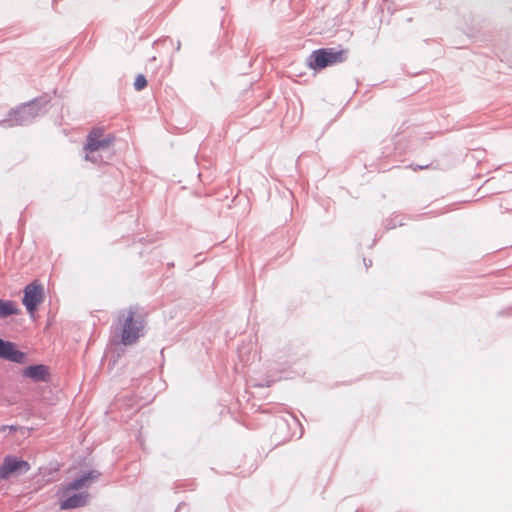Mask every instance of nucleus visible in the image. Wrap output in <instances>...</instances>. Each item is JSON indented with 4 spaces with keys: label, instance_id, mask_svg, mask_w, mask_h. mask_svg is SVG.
Wrapping results in <instances>:
<instances>
[{
    "label": "nucleus",
    "instance_id": "f257e3e1",
    "mask_svg": "<svg viewBox=\"0 0 512 512\" xmlns=\"http://www.w3.org/2000/svg\"><path fill=\"white\" fill-rule=\"evenodd\" d=\"M114 141V137L105 134L102 128H94L87 136L84 146L85 160L95 164L104 162L103 153L108 151Z\"/></svg>",
    "mask_w": 512,
    "mask_h": 512
},
{
    "label": "nucleus",
    "instance_id": "f03ea898",
    "mask_svg": "<svg viewBox=\"0 0 512 512\" xmlns=\"http://www.w3.org/2000/svg\"><path fill=\"white\" fill-rule=\"evenodd\" d=\"M118 323L122 325L121 342L124 345H131L143 335L144 321L136 317V310L130 307L118 315Z\"/></svg>",
    "mask_w": 512,
    "mask_h": 512
},
{
    "label": "nucleus",
    "instance_id": "7ed1b4c3",
    "mask_svg": "<svg viewBox=\"0 0 512 512\" xmlns=\"http://www.w3.org/2000/svg\"><path fill=\"white\" fill-rule=\"evenodd\" d=\"M42 110L43 101L36 99L20 106L16 110H12L9 113V118L3 120L1 125L7 127L14 125H25L31 122L34 118L38 117L42 113Z\"/></svg>",
    "mask_w": 512,
    "mask_h": 512
},
{
    "label": "nucleus",
    "instance_id": "20e7f679",
    "mask_svg": "<svg viewBox=\"0 0 512 512\" xmlns=\"http://www.w3.org/2000/svg\"><path fill=\"white\" fill-rule=\"evenodd\" d=\"M346 60L345 50L321 48L313 51L307 58V65L313 70H321Z\"/></svg>",
    "mask_w": 512,
    "mask_h": 512
},
{
    "label": "nucleus",
    "instance_id": "39448f33",
    "mask_svg": "<svg viewBox=\"0 0 512 512\" xmlns=\"http://www.w3.org/2000/svg\"><path fill=\"white\" fill-rule=\"evenodd\" d=\"M23 304L27 311L34 313L37 306L43 301V287L36 282H32L24 289Z\"/></svg>",
    "mask_w": 512,
    "mask_h": 512
},
{
    "label": "nucleus",
    "instance_id": "423d86ee",
    "mask_svg": "<svg viewBox=\"0 0 512 512\" xmlns=\"http://www.w3.org/2000/svg\"><path fill=\"white\" fill-rule=\"evenodd\" d=\"M29 464L26 461L15 457H6L0 466V480L9 478L12 474L24 473L29 470Z\"/></svg>",
    "mask_w": 512,
    "mask_h": 512
},
{
    "label": "nucleus",
    "instance_id": "0eeeda50",
    "mask_svg": "<svg viewBox=\"0 0 512 512\" xmlns=\"http://www.w3.org/2000/svg\"><path fill=\"white\" fill-rule=\"evenodd\" d=\"M24 357V353L17 350L14 343L0 339V358L21 363Z\"/></svg>",
    "mask_w": 512,
    "mask_h": 512
},
{
    "label": "nucleus",
    "instance_id": "6e6552de",
    "mask_svg": "<svg viewBox=\"0 0 512 512\" xmlns=\"http://www.w3.org/2000/svg\"><path fill=\"white\" fill-rule=\"evenodd\" d=\"M99 475L100 474L97 471H90L69 483L65 488V492L89 487L95 480L98 479Z\"/></svg>",
    "mask_w": 512,
    "mask_h": 512
},
{
    "label": "nucleus",
    "instance_id": "1a4fd4ad",
    "mask_svg": "<svg viewBox=\"0 0 512 512\" xmlns=\"http://www.w3.org/2000/svg\"><path fill=\"white\" fill-rule=\"evenodd\" d=\"M88 498L89 494L86 492L74 494L66 498L65 500L61 501L60 508L66 510L82 507L87 504Z\"/></svg>",
    "mask_w": 512,
    "mask_h": 512
},
{
    "label": "nucleus",
    "instance_id": "9d476101",
    "mask_svg": "<svg viewBox=\"0 0 512 512\" xmlns=\"http://www.w3.org/2000/svg\"><path fill=\"white\" fill-rule=\"evenodd\" d=\"M23 375L34 381H44L48 371L44 365H32L25 368Z\"/></svg>",
    "mask_w": 512,
    "mask_h": 512
},
{
    "label": "nucleus",
    "instance_id": "9b49d317",
    "mask_svg": "<svg viewBox=\"0 0 512 512\" xmlns=\"http://www.w3.org/2000/svg\"><path fill=\"white\" fill-rule=\"evenodd\" d=\"M18 313V309L12 301L0 300V318H6Z\"/></svg>",
    "mask_w": 512,
    "mask_h": 512
},
{
    "label": "nucleus",
    "instance_id": "f8f14e48",
    "mask_svg": "<svg viewBox=\"0 0 512 512\" xmlns=\"http://www.w3.org/2000/svg\"><path fill=\"white\" fill-rule=\"evenodd\" d=\"M147 86V80L144 75L139 74L134 82V87L137 91L144 89Z\"/></svg>",
    "mask_w": 512,
    "mask_h": 512
}]
</instances>
